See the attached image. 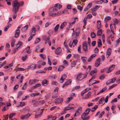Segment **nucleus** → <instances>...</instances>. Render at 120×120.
<instances>
[{
    "instance_id": "f03ea898",
    "label": "nucleus",
    "mask_w": 120,
    "mask_h": 120,
    "mask_svg": "<svg viewBox=\"0 0 120 120\" xmlns=\"http://www.w3.org/2000/svg\"><path fill=\"white\" fill-rule=\"evenodd\" d=\"M15 7H13L12 11L13 14L12 15V16L14 19H15L17 15V12L19 11L18 9V8H16Z\"/></svg>"
},
{
    "instance_id": "69168bd1",
    "label": "nucleus",
    "mask_w": 120,
    "mask_h": 120,
    "mask_svg": "<svg viewBox=\"0 0 120 120\" xmlns=\"http://www.w3.org/2000/svg\"><path fill=\"white\" fill-rule=\"evenodd\" d=\"M8 115L5 116H4V119H3V120H7L8 118Z\"/></svg>"
},
{
    "instance_id": "7c9ffc66",
    "label": "nucleus",
    "mask_w": 120,
    "mask_h": 120,
    "mask_svg": "<svg viewBox=\"0 0 120 120\" xmlns=\"http://www.w3.org/2000/svg\"><path fill=\"white\" fill-rule=\"evenodd\" d=\"M48 80H44L42 81V84L43 86H45L47 85Z\"/></svg>"
},
{
    "instance_id": "5fc2aeb1",
    "label": "nucleus",
    "mask_w": 120,
    "mask_h": 120,
    "mask_svg": "<svg viewBox=\"0 0 120 120\" xmlns=\"http://www.w3.org/2000/svg\"><path fill=\"white\" fill-rule=\"evenodd\" d=\"M77 40L76 39H75L73 40L72 42V44H74L75 45L77 44Z\"/></svg>"
},
{
    "instance_id": "c85d7f7f",
    "label": "nucleus",
    "mask_w": 120,
    "mask_h": 120,
    "mask_svg": "<svg viewBox=\"0 0 120 120\" xmlns=\"http://www.w3.org/2000/svg\"><path fill=\"white\" fill-rule=\"evenodd\" d=\"M43 112V111H42L41 112L40 114H38L36 112L35 115V117L36 118H38L42 114Z\"/></svg>"
},
{
    "instance_id": "603ef678",
    "label": "nucleus",
    "mask_w": 120,
    "mask_h": 120,
    "mask_svg": "<svg viewBox=\"0 0 120 120\" xmlns=\"http://www.w3.org/2000/svg\"><path fill=\"white\" fill-rule=\"evenodd\" d=\"M118 22V20L116 19H115V20L113 21V25H115L117 24Z\"/></svg>"
},
{
    "instance_id": "8fccbe9b",
    "label": "nucleus",
    "mask_w": 120,
    "mask_h": 120,
    "mask_svg": "<svg viewBox=\"0 0 120 120\" xmlns=\"http://www.w3.org/2000/svg\"><path fill=\"white\" fill-rule=\"evenodd\" d=\"M105 99V98L104 97H102L99 100L98 102L99 104L101 103L102 102H103Z\"/></svg>"
},
{
    "instance_id": "09e8293b",
    "label": "nucleus",
    "mask_w": 120,
    "mask_h": 120,
    "mask_svg": "<svg viewBox=\"0 0 120 120\" xmlns=\"http://www.w3.org/2000/svg\"><path fill=\"white\" fill-rule=\"evenodd\" d=\"M40 41V38H36V40L34 43V44H35L39 42Z\"/></svg>"
},
{
    "instance_id": "a211bd4d",
    "label": "nucleus",
    "mask_w": 120,
    "mask_h": 120,
    "mask_svg": "<svg viewBox=\"0 0 120 120\" xmlns=\"http://www.w3.org/2000/svg\"><path fill=\"white\" fill-rule=\"evenodd\" d=\"M82 107H79L76 111V113H77V115H79L81 112L82 111Z\"/></svg>"
},
{
    "instance_id": "bb28decb",
    "label": "nucleus",
    "mask_w": 120,
    "mask_h": 120,
    "mask_svg": "<svg viewBox=\"0 0 120 120\" xmlns=\"http://www.w3.org/2000/svg\"><path fill=\"white\" fill-rule=\"evenodd\" d=\"M111 18L110 17L108 16L105 18L104 20L105 23H107L109 20H111Z\"/></svg>"
},
{
    "instance_id": "052dcab7",
    "label": "nucleus",
    "mask_w": 120,
    "mask_h": 120,
    "mask_svg": "<svg viewBox=\"0 0 120 120\" xmlns=\"http://www.w3.org/2000/svg\"><path fill=\"white\" fill-rule=\"evenodd\" d=\"M64 46H65V47L67 49H69V47L68 45L67 44V43L66 41H64Z\"/></svg>"
},
{
    "instance_id": "6e6d98bb",
    "label": "nucleus",
    "mask_w": 120,
    "mask_h": 120,
    "mask_svg": "<svg viewBox=\"0 0 120 120\" xmlns=\"http://www.w3.org/2000/svg\"><path fill=\"white\" fill-rule=\"evenodd\" d=\"M105 75H101L99 78V79H100L102 80L105 77Z\"/></svg>"
},
{
    "instance_id": "72a5a7b5",
    "label": "nucleus",
    "mask_w": 120,
    "mask_h": 120,
    "mask_svg": "<svg viewBox=\"0 0 120 120\" xmlns=\"http://www.w3.org/2000/svg\"><path fill=\"white\" fill-rule=\"evenodd\" d=\"M111 49L110 48H109L107 50L106 52V54L108 55V57L110 55L111 53Z\"/></svg>"
},
{
    "instance_id": "ea45409f",
    "label": "nucleus",
    "mask_w": 120,
    "mask_h": 120,
    "mask_svg": "<svg viewBox=\"0 0 120 120\" xmlns=\"http://www.w3.org/2000/svg\"><path fill=\"white\" fill-rule=\"evenodd\" d=\"M65 68V67L64 66H60L59 67V68L58 69V71H60L62 70L64 68Z\"/></svg>"
},
{
    "instance_id": "864d4df0",
    "label": "nucleus",
    "mask_w": 120,
    "mask_h": 120,
    "mask_svg": "<svg viewBox=\"0 0 120 120\" xmlns=\"http://www.w3.org/2000/svg\"><path fill=\"white\" fill-rule=\"evenodd\" d=\"M22 91H19L18 92V93L17 95V98H18L19 97L21 96L22 94Z\"/></svg>"
},
{
    "instance_id": "412c9836",
    "label": "nucleus",
    "mask_w": 120,
    "mask_h": 120,
    "mask_svg": "<svg viewBox=\"0 0 120 120\" xmlns=\"http://www.w3.org/2000/svg\"><path fill=\"white\" fill-rule=\"evenodd\" d=\"M100 6L96 5L91 9V10L92 11H95L97 10L100 7Z\"/></svg>"
},
{
    "instance_id": "39448f33",
    "label": "nucleus",
    "mask_w": 120,
    "mask_h": 120,
    "mask_svg": "<svg viewBox=\"0 0 120 120\" xmlns=\"http://www.w3.org/2000/svg\"><path fill=\"white\" fill-rule=\"evenodd\" d=\"M63 98L60 97L56 99L55 100V103H60L63 102Z\"/></svg>"
},
{
    "instance_id": "cd10ccee",
    "label": "nucleus",
    "mask_w": 120,
    "mask_h": 120,
    "mask_svg": "<svg viewBox=\"0 0 120 120\" xmlns=\"http://www.w3.org/2000/svg\"><path fill=\"white\" fill-rule=\"evenodd\" d=\"M97 28L98 29H99L101 28V24L100 21L99 20L97 21Z\"/></svg>"
},
{
    "instance_id": "9d476101",
    "label": "nucleus",
    "mask_w": 120,
    "mask_h": 120,
    "mask_svg": "<svg viewBox=\"0 0 120 120\" xmlns=\"http://www.w3.org/2000/svg\"><path fill=\"white\" fill-rule=\"evenodd\" d=\"M20 31L19 29H17L16 30V31L15 33V38H17L19 36Z\"/></svg>"
},
{
    "instance_id": "7ed1b4c3",
    "label": "nucleus",
    "mask_w": 120,
    "mask_h": 120,
    "mask_svg": "<svg viewBox=\"0 0 120 120\" xmlns=\"http://www.w3.org/2000/svg\"><path fill=\"white\" fill-rule=\"evenodd\" d=\"M87 76V75L86 74L80 73L79 74L77 75L76 80L77 81L81 80L86 78Z\"/></svg>"
},
{
    "instance_id": "13d9d810",
    "label": "nucleus",
    "mask_w": 120,
    "mask_h": 120,
    "mask_svg": "<svg viewBox=\"0 0 120 120\" xmlns=\"http://www.w3.org/2000/svg\"><path fill=\"white\" fill-rule=\"evenodd\" d=\"M25 70L24 69L21 68H18L17 70V71H24Z\"/></svg>"
},
{
    "instance_id": "49530a36",
    "label": "nucleus",
    "mask_w": 120,
    "mask_h": 120,
    "mask_svg": "<svg viewBox=\"0 0 120 120\" xmlns=\"http://www.w3.org/2000/svg\"><path fill=\"white\" fill-rule=\"evenodd\" d=\"M87 114L85 112H84L83 113V114L81 115V118L82 119H83L85 117H86V116L87 115Z\"/></svg>"
},
{
    "instance_id": "ddd939ff",
    "label": "nucleus",
    "mask_w": 120,
    "mask_h": 120,
    "mask_svg": "<svg viewBox=\"0 0 120 120\" xmlns=\"http://www.w3.org/2000/svg\"><path fill=\"white\" fill-rule=\"evenodd\" d=\"M115 66L113 64L109 68L107 72V73H109L111 72L115 68Z\"/></svg>"
},
{
    "instance_id": "0eeeda50",
    "label": "nucleus",
    "mask_w": 120,
    "mask_h": 120,
    "mask_svg": "<svg viewBox=\"0 0 120 120\" xmlns=\"http://www.w3.org/2000/svg\"><path fill=\"white\" fill-rule=\"evenodd\" d=\"M32 102L33 103V106L34 107H36L40 105L39 102L38 101H36L34 99L32 100Z\"/></svg>"
},
{
    "instance_id": "6e6552de",
    "label": "nucleus",
    "mask_w": 120,
    "mask_h": 120,
    "mask_svg": "<svg viewBox=\"0 0 120 120\" xmlns=\"http://www.w3.org/2000/svg\"><path fill=\"white\" fill-rule=\"evenodd\" d=\"M100 58H98L95 61V65L96 67L98 66L100 64Z\"/></svg>"
},
{
    "instance_id": "e433bc0d",
    "label": "nucleus",
    "mask_w": 120,
    "mask_h": 120,
    "mask_svg": "<svg viewBox=\"0 0 120 120\" xmlns=\"http://www.w3.org/2000/svg\"><path fill=\"white\" fill-rule=\"evenodd\" d=\"M22 42L21 41H19L17 44V47L18 48H19L22 46Z\"/></svg>"
},
{
    "instance_id": "a18cd8bd",
    "label": "nucleus",
    "mask_w": 120,
    "mask_h": 120,
    "mask_svg": "<svg viewBox=\"0 0 120 120\" xmlns=\"http://www.w3.org/2000/svg\"><path fill=\"white\" fill-rule=\"evenodd\" d=\"M77 8L79 10L81 11H82V10L83 8V7H81L79 5L77 6Z\"/></svg>"
},
{
    "instance_id": "c03bdc74",
    "label": "nucleus",
    "mask_w": 120,
    "mask_h": 120,
    "mask_svg": "<svg viewBox=\"0 0 120 120\" xmlns=\"http://www.w3.org/2000/svg\"><path fill=\"white\" fill-rule=\"evenodd\" d=\"M88 18L87 17H84L83 22H84V26H85L86 24V21Z\"/></svg>"
},
{
    "instance_id": "c9c22d12",
    "label": "nucleus",
    "mask_w": 120,
    "mask_h": 120,
    "mask_svg": "<svg viewBox=\"0 0 120 120\" xmlns=\"http://www.w3.org/2000/svg\"><path fill=\"white\" fill-rule=\"evenodd\" d=\"M41 85V84L40 83L36 84L35 86L32 88V89H35L39 86H40Z\"/></svg>"
},
{
    "instance_id": "de8ad7c7",
    "label": "nucleus",
    "mask_w": 120,
    "mask_h": 120,
    "mask_svg": "<svg viewBox=\"0 0 120 120\" xmlns=\"http://www.w3.org/2000/svg\"><path fill=\"white\" fill-rule=\"evenodd\" d=\"M117 85V84H113L112 86H109L108 90H110L115 86H116Z\"/></svg>"
},
{
    "instance_id": "f3484780",
    "label": "nucleus",
    "mask_w": 120,
    "mask_h": 120,
    "mask_svg": "<svg viewBox=\"0 0 120 120\" xmlns=\"http://www.w3.org/2000/svg\"><path fill=\"white\" fill-rule=\"evenodd\" d=\"M71 82V79H69L68 81L66 82L64 84L63 87L65 86H66L68 85H69Z\"/></svg>"
},
{
    "instance_id": "79ce46f5",
    "label": "nucleus",
    "mask_w": 120,
    "mask_h": 120,
    "mask_svg": "<svg viewBox=\"0 0 120 120\" xmlns=\"http://www.w3.org/2000/svg\"><path fill=\"white\" fill-rule=\"evenodd\" d=\"M81 59L82 61L84 63H85L86 62V58L85 57H82Z\"/></svg>"
},
{
    "instance_id": "a878e982",
    "label": "nucleus",
    "mask_w": 120,
    "mask_h": 120,
    "mask_svg": "<svg viewBox=\"0 0 120 120\" xmlns=\"http://www.w3.org/2000/svg\"><path fill=\"white\" fill-rule=\"evenodd\" d=\"M28 25H27L24 26L23 27L22 29V31L25 32L26 30L28 27Z\"/></svg>"
},
{
    "instance_id": "58836bf2",
    "label": "nucleus",
    "mask_w": 120,
    "mask_h": 120,
    "mask_svg": "<svg viewBox=\"0 0 120 120\" xmlns=\"http://www.w3.org/2000/svg\"><path fill=\"white\" fill-rule=\"evenodd\" d=\"M90 36L92 38H94L96 37V34L94 33L91 32L90 33Z\"/></svg>"
},
{
    "instance_id": "b1692460",
    "label": "nucleus",
    "mask_w": 120,
    "mask_h": 120,
    "mask_svg": "<svg viewBox=\"0 0 120 120\" xmlns=\"http://www.w3.org/2000/svg\"><path fill=\"white\" fill-rule=\"evenodd\" d=\"M74 108V107H69V106H67L66 107L64 108V111H66L69 110L71 109Z\"/></svg>"
},
{
    "instance_id": "0e129e2a",
    "label": "nucleus",
    "mask_w": 120,
    "mask_h": 120,
    "mask_svg": "<svg viewBox=\"0 0 120 120\" xmlns=\"http://www.w3.org/2000/svg\"><path fill=\"white\" fill-rule=\"evenodd\" d=\"M107 88L106 87H105L103 88L102 90H100L99 92V93H101L105 90Z\"/></svg>"
},
{
    "instance_id": "aec40b11",
    "label": "nucleus",
    "mask_w": 120,
    "mask_h": 120,
    "mask_svg": "<svg viewBox=\"0 0 120 120\" xmlns=\"http://www.w3.org/2000/svg\"><path fill=\"white\" fill-rule=\"evenodd\" d=\"M31 35L34 36L35 34L36 29L35 27H33L31 30Z\"/></svg>"
},
{
    "instance_id": "4be33fe9",
    "label": "nucleus",
    "mask_w": 120,
    "mask_h": 120,
    "mask_svg": "<svg viewBox=\"0 0 120 120\" xmlns=\"http://www.w3.org/2000/svg\"><path fill=\"white\" fill-rule=\"evenodd\" d=\"M91 92V91H89L85 95V97L83 98L85 99H87L90 96Z\"/></svg>"
},
{
    "instance_id": "20e7f679",
    "label": "nucleus",
    "mask_w": 120,
    "mask_h": 120,
    "mask_svg": "<svg viewBox=\"0 0 120 120\" xmlns=\"http://www.w3.org/2000/svg\"><path fill=\"white\" fill-rule=\"evenodd\" d=\"M80 30L79 29H76L75 30L72 34L73 38H76L77 37L79 36V34Z\"/></svg>"
},
{
    "instance_id": "a19ab883",
    "label": "nucleus",
    "mask_w": 120,
    "mask_h": 120,
    "mask_svg": "<svg viewBox=\"0 0 120 120\" xmlns=\"http://www.w3.org/2000/svg\"><path fill=\"white\" fill-rule=\"evenodd\" d=\"M97 71V69H95L94 70L92 71L90 73V75L92 76L93 74L94 73L96 72Z\"/></svg>"
},
{
    "instance_id": "4c0bfd02",
    "label": "nucleus",
    "mask_w": 120,
    "mask_h": 120,
    "mask_svg": "<svg viewBox=\"0 0 120 120\" xmlns=\"http://www.w3.org/2000/svg\"><path fill=\"white\" fill-rule=\"evenodd\" d=\"M60 26L59 24H57L54 28V30L55 32H56L58 30V29Z\"/></svg>"
},
{
    "instance_id": "6ab92c4d",
    "label": "nucleus",
    "mask_w": 120,
    "mask_h": 120,
    "mask_svg": "<svg viewBox=\"0 0 120 120\" xmlns=\"http://www.w3.org/2000/svg\"><path fill=\"white\" fill-rule=\"evenodd\" d=\"M96 55H97L96 54H93L87 60L88 61V62L91 61L93 58Z\"/></svg>"
},
{
    "instance_id": "9b49d317",
    "label": "nucleus",
    "mask_w": 120,
    "mask_h": 120,
    "mask_svg": "<svg viewBox=\"0 0 120 120\" xmlns=\"http://www.w3.org/2000/svg\"><path fill=\"white\" fill-rule=\"evenodd\" d=\"M43 40L45 41V44H47V41H48V40H49L50 37L49 36H47V35H45L43 36L42 37Z\"/></svg>"
},
{
    "instance_id": "37998d69",
    "label": "nucleus",
    "mask_w": 120,
    "mask_h": 120,
    "mask_svg": "<svg viewBox=\"0 0 120 120\" xmlns=\"http://www.w3.org/2000/svg\"><path fill=\"white\" fill-rule=\"evenodd\" d=\"M40 56L41 58H42L43 60H44L46 57V56L45 55H44L42 54H40Z\"/></svg>"
},
{
    "instance_id": "3c124183",
    "label": "nucleus",
    "mask_w": 120,
    "mask_h": 120,
    "mask_svg": "<svg viewBox=\"0 0 120 120\" xmlns=\"http://www.w3.org/2000/svg\"><path fill=\"white\" fill-rule=\"evenodd\" d=\"M16 113H11L9 115V118L10 119L12 118L13 116L15 115Z\"/></svg>"
},
{
    "instance_id": "4d7b16f0",
    "label": "nucleus",
    "mask_w": 120,
    "mask_h": 120,
    "mask_svg": "<svg viewBox=\"0 0 120 120\" xmlns=\"http://www.w3.org/2000/svg\"><path fill=\"white\" fill-rule=\"evenodd\" d=\"M15 41L14 40H12L11 41V47H13L14 45Z\"/></svg>"
},
{
    "instance_id": "dca6fc26",
    "label": "nucleus",
    "mask_w": 120,
    "mask_h": 120,
    "mask_svg": "<svg viewBox=\"0 0 120 120\" xmlns=\"http://www.w3.org/2000/svg\"><path fill=\"white\" fill-rule=\"evenodd\" d=\"M92 3H90L88 5L87 7L85 8L84 11H87L92 6Z\"/></svg>"
},
{
    "instance_id": "423d86ee",
    "label": "nucleus",
    "mask_w": 120,
    "mask_h": 120,
    "mask_svg": "<svg viewBox=\"0 0 120 120\" xmlns=\"http://www.w3.org/2000/svg\"><path fill=\"white\" fill-rule=\"evenodd\" d=\"M83 49L84 51H86L87 49V42L86 41L84 42L82 44Z\"/></svg>"
},
{
    "instance_id": "f704fd0d",
    "label": "nucleus",
    "mask_w": 120,
    "mask_h": 120,
    "mask_svg": "<svg viewBox=\"0 0 120 120\" xmlns=\"http://www.w3.org/2000/svg\"><path fill=\"white\" fill-rule=\"evenodd\" d=\"M102 33V30L101 29H100L98 31L97 34L98 36H100L101 34Z\"/></svg>"
},
{
    "instance_id": "f8f14e48",
    "label": "nucleus",
    "mask_w": 120,
    "mask_h": 120,
    "mask_svg": "<svg viewBox=\"0 0 120 120\" xmlns=\"http://www.w3.org/2000/svg\"><path fill=\"white\" fill-rule=\"evenodd\" d=\"M61 52V49L60 47H58L55 50V52L57 55L60 54Z\"/></svg>"
},
{
    "instance_id": "2eb2a0df",
    "label": "nucleus",
    "mask_w": 120,
    "mask_h": 120,
    "mask_svg": "<svg viewBox=\"0 0 120 120\" xmlns=\"http://www.w3.org/2000/svg\"><path fill=\"white\" fill-rule=\"evenodd\" d=\"M30 114L29 113L27 114L24 115H23L21 117V118L22 119H24L28 118L30 116Z\"/></svg>"
},
{
    "instance_id": "338daca9",
    "label": "nucleus",
    "mask_w": 120,
    "mask_h": 120,
    "mask_svg": "<svg viewBox=\"0 0 120 120\" xmlns=\"http://www.w3.org/2000/svg\"><path fill=\"white\" fill-rule=\"evenodd\" d=\"M87 17L88 19H90L92 18V16L90 14H89L87 15Z\"/></svg>"
},
{
    "instance_id": "e2e57ef3",
    "label": "nucleus",
    "mask_w": 120,
    "mask_h": 120,
    "mask_svg": "<svg viewBox=\"0 0 120 120\" xmlns=\"http://www.w3.org/2000/svg\"><path fill=\"white\" fill-rule=\"evenodd\" d=\"M27 57V56L26 55H25L24 56H22V59L23 61H25Z\"/></svg>"
},
{
    "instance_id": "2f4dec72",
    "label": "nucleus",
    "mask_w": 120,
    "mask_h": 120,
    "mask_svg": "<svg viewBox=\"0 0 120 120\" xmlns=\"http://www.w3.org/2000/svg\"><path fill=\"white\" fill-rule=\"evenodd\" d=\"M77 61V60L73 61L71 64V67H73L75 66Z\"/></svg>"
},
{
    "instance_id": "393cba45",
    "label": "nucleus",
    "mask_w": 120,
    "mask_h": 120,
    "mask_svg": "<svg viewBox=\"0 0 120 120\" xmlns=\"http://www.w3.org/2000/svg\"><path fill=\"white\" fill-rule=\"evenodd\" d=\"M73 97H71L67 98L65 101V103H68L71 101L73 99Z\"/></svg>"
},
{
    "instance_id": "4468645a",
    "label": "nucleus",
    "mask_w": 120,
    "mask_h": 120,
    "mask_svg": "<svg viewBox=\"0 0 120 120\" xmlns=\"http://www.w3.org/2000/svg\"><path fill=\"white\" fill-rule=\"evenodd\" d=\"M37 65H34L33 64H32L31 65L28 66L27 69H34L36 68V66Z\"/></svg>"
},
{
    "instance_id": "1a4fd4ad",
    "label": "nucleus",
    "mask_w": 120,
    "mask_h": 120,
    "mask_svg": "<svg viewBox=\"0 0 120 120\" xmlns=\"http://www.w3.org/2000/svg\"><path fill=\"white\" fill-rule=\"evenodd\" d=\"M67 77V76L66 75H63L61 76V78L60 80V82L61 83H63L64 80Z\"/></svg>"
},
{
    "instance_id": "bf43d9fd",
    "label": "nucleus",
    "mask_w": 120,
    "mask_h": 120,
    "mask_svg": "<svg viewBox=\"0 0 120 120\" xmlns=\"http://www.w3.org/2000/svg\"><path fill=\"white\" fill-rule=\"evenodd\" d=\"M91 109L90 108H87L86 109V112L87 114H89V112L90 111Z\"/></svg>"
},
{
    "instance_id": "680f3d73",
    "label": "nucleus",
    "mask_w": 120,
    "mask_h": 120,
    "mask_svg": "<svg viewBox=\"0 0 120 120\" xmlns=\"http://www.w3.org/2000/svg\"><path fill=\"white\" fill-rule=\"evenodd\" d=\"M104 111H103L99 115L98 117L99 118L101 117L104 114Z\"/></svg>"
},
{
    "instance_id": "f257e3e1",
    "label": "nucleus",
    "mask_w": 120,
    "mask_h": 120,
    "mask_svg": "<svg viewBox=\"0 0 120 120\" xmlns=\"http://www.w3.org/2000/svg\"><path fill=\"white\" fill-rule=\"evenodd\" d=\"M24 4V2L22 1L19 2L17 0H15L13 3V7H15L16 8L19 10L20 6H22Z\"/></svg>"
},
{
    "instance_id": "c756f323",
    "label": "nucleus",
    "mask_w": 120,
    "mask_h": 120,
    "mask_svg": "<svg viewBox=\"0 0 120 120\" xmlns=\"http://www.w3.org/2000/svg\"><path fill=\"white\" fill-rule=\"evenodd\" d=\"M30 49V47L29 46H28L24 50L26 51L27 52L28 54H30L31 53Z\"/></svg>"
},
{
    "instance_id": "473e14b6",
    "label": "nucleus",
    "mask_w": 120,
    "mask_h": 120,
    "mask_svg": "<svg viewBox=\"0 0 120 120\" xmlns=\"http://www.w3.org/2000/svg\"><path fill=\"white\" fill-rule=\"evenodd\" d=\"M98 47H100L102 45V43L100 39H98Z\"/></svg>"
},
{
    "instance_id": "774afa93",
    "label": "nucleus",
    "mask_w": 120,
    "mask_h": 120,
    "mask_svg": "<svg viewBox=\"0 0 120 120\" xmlns=\"http://www.w3.org/2000/svg\"><path fill=\"white\" fill-rule=\"evenodd\" d=\"M57 97V96L55 94H53L52 95V98L54 99Z\"/></svg>"
},
{
    "instance_id": "5701e85b",
    "label": "nucleus",
    "mask_w": 120,
    "mask_h": 120,
    "mask_svg": "<svg viewBox=\"0 0 120 120\" xmlns=\"http://www.w3.org/2000/svg\"><path fill=\"white\" fill-rule=\"evenodd\" d=\"M67 24V22H63L60 26V28L61 29H63L64 27Z\"/></svg>"
}]
</instances>
